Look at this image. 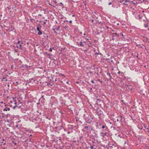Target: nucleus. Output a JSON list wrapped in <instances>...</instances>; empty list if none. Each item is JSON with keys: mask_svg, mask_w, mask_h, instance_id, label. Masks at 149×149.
<instances>
[{"mask_svg": "<svg viewBox=\"0 0 149 149\" xmlns=\"http://www.w3.org/2000/svg\"><path fill=\"white\" fill-rule=\"evenodd\" d=\"M98 126L99 127L100 129H102V130H104V129H105V130L107 129V127L104 125H101L100 124Z\"/></svg>", "mask_w": 149, "mask_h": 149, "instance_id": "1", "label": "nucleus"}, {"mask_svg": "<svg viewBox=\"0 0 149 149\" xmlns=\"http://www.w3.org/2000/svg\"><path fill=\"white\" fill-rule=\"evenodd\" d=\"M96 113L99 116L102 114V111L100 109L98 108L97 109Z\"/></svg>", "mask_w": 149, "mask_h": 149, "instance_id": "2", "label": "nucleus"}, {"mask_svg": "<svg viewBox=\"0 0 149 149\" xmlns=\"http://www.w3.org/2000/svg\"><path fill=\"white\" fill-rule=\"evenodd\" d=\"M100 134H102L101 136L103 137H104L105 136H109V134L107 132H101Z\"/></svg>", "mask_w": 149, "mask_h": 149, "instance_id": "3", "label": "nucleus"}, {"mask_svg": "<svg viewBox=\"0 0 149 149\" xmlns=\"http://www.w3.org/2000/svg\"><path fill=\"white\" fill-rule=\"evenodd\" d=\"M17 44H19V48L22 49V44H23V42H21L19 41H18Z\"/></svg>", "mask_w": 149, "mask_h": 149, "instance_id": "4", "label": "nucleus"}, {"mask_svg": "<svg viewBox=\"0 0 149 149\" xmlns=\"http://www.w3.org/2000/svg\"><path fill=\"white\" fill-rule=\"evenodd\" d=\"M22 67L24 68L27 69L29 68L30 67V66H28V65H22Z\"/></svg>", "mask_w": 149, "mask_h": 149, "instance_id": "5", "label": "nucleus"}, {"mask_svg": "<svg viewBox=\"0 0 149 149\" xmlns=\"http://www.w3.org/2000/svg\"><path fill=\"white\" fill-rule=\"evenodd\" d=\"M100 102L101 100L98 99L97 100L96 104H97V105H100Z\"/></svg>", "mask_w": 149, "mask_h": 149, "instance_id": "6", "label": "nucleus"}, {"mask_svg": "<svg viewBox=\"0 0 149 149\" xmlns=\"http://www.w3.org/2000/svg\"><path fill=\"white\" fill-rule=\"evenodd\" d=\"M10 109L8 107H6L4 109H3V111H10Z\"/></svg>", "mask_w": 149, "mask_h": 149, "instance_id": "7", "label": "nucleus"}, {"mask_svg": "<svg viewBox=\"0 0 149 149\" xmlns=\"http://www.w3.org/2000/svg\"><path fill=\"white\" fill-rule=\"evenodd\" d=\"M119 119H117L116 120L117 122H118L119 121V120H120V121L122 120V117L120 116L119 117Z\"/></svg>", "mask_w": 149, "mask_h": 149, "instance_id": "8", "label": "nucleus"}, {"mask_svg": "<svg viewBox=\"0 0 149 149\" xmlns=\"http://www.w3.org/2000/svg\"><path fill=\"white\" fill-rule=\"evenodd\" d=\"M130 1V0H123L120 1V2H125V3L129 2Z\"/></svg>", "mask_w": 149, "mask_h": 149, "instance_id": "9", "label": "nucleus"}, {"mask_svg": "<svg viewBox=\"0 0 149 149\" xmlns=\"http://www.w3.org/2000/svg\"><path fill=\"white\" fill-rule=\"evenodd\" d=\"M107 74L108 75V76H109V80H111V78H112V77L111 76V74L110 73H107Z\"/></svg>", "mask_w": 149, "mask_h": 149, "instance_id": "10", "label": "nucleus"}, {"mask_svg": "<svg viewBox=\"0 0 149 149\" xmlns=\"http://www.w3.org/2000/svg\"><path fill=\"white\" fill-rule=\"evenodd\" d=\"M41 99H42V101H43V102H44V101L45 100V99L44 97L43 96V95L41 96V97L40 98V99L39 100V101L40 100H41Z\"/></svg>", "mask_w": 149, "mask_h": 149, "instance_id": "11", "label": "nucleus"}, {"mask_svg": "<svg viewBox=\"0 0 149 149\" xmlns=\"http://www.w3.org/2000/svg\"><path fill=\"white\" fill-rule=\"evenodd\" d=\"M112 35H117V37H120V35L119 34H117L116 33H112Z\"/></svg>", "mask_w": 149, "mask_h": 149, "instance_id": "12", "label": "nucleus"}, {"mask_svg": "<svg viewBox=\"0 0 149 149\" xmlns=\"http://www.w3.org/2000/svg\"><path fill=\"white\" fill-rule=\"evenodd\" d=\"M142 17V16L140 15H138L137 18H138L139 19H140Z\"/></svg>", "mask_w": 149, "mask_h": 149, "instance_id": "13", "label": "nucleus"}, {"mask_svg": "<svg viewBox=\"0 0 149 149\" xmlns=\"http://www.w3.org/2000/svg\"><path fill=\"white\" fill-rule=\"evenodd\" d=\"M80 44L79 45L80 46L83 47L84 46V44L82 43L81 42H80Z\"/></svg>", "mask_w": 149, "mask_h": 149, "instance_id": "14", "label": "nucleus"}, {"mask_svg": "<svg viewBox=\"0 0 149 149\" xmlns=\"http://www.w3.org/2000/svg\"><path fill=\"white\" fill-rule=\"evenodd\" d=\"M116 39V36L112 35V40H114Z\"/></svg>", "mask_w": 149, "mask_h": 149, "instance_id": "15", "label": "nucleus"}, {"mask_svg": "<svg viewBox=\"0 0 149 149\" xmlns=\"http://www.w3.org/2000/svg\"><path fill=\"white\" fill-rule=\"evenodd\" d=\"M102 132H107V129L105 130V129L104 130H102Z\"/></svg>", "mask_w": 149, "mask_h": 149, "instance_id": "16", "label": "nucleus"}, {"mask_svg": "<svg viewBox=\"0 0 149 149\" xmlns=\"http://www.w3.org/2000/svg\"><path fill=\"white\" fill-rule=\"evenodd\" d=\"M38 31V35H40L42 34V32L41 31H40V30Z\"/></svg>", "mask_w": 149, "mask_h": 149, "instance_id": "17", "label": "nucleus"}, {"mask_svg": "<svg viewBox=\"0 0 149 149\" xmlns=\"http://www.w3.org/2000/svg\"><path fill=\"white\" fill-rule=\"evenodd\" d=\"M6 79V77H3L2 78V80L6 81H7V80Z\"/></svg>", "mask_w": 149, "mask_h": 149, "instance_id": "18", "label": "nucleus"}, {"mask_svg": "<svg viewBox=\"0 0 149 149\" xmlns=\"http://www.w3.org/2000/svg\"><path fill=\"white\" fill-rule=\"evenodd\" d=\"M60 28V26H58L57 27H56V29L57 31H58L59 30V29Z\"/></svg>", "mask_w": 149, "mask_h": 149, "instance_id": "19", "label": "nucleus"}, {"mask_svg": "<svg viewBox=\"0 0 149 149\" xmlns=\"http://www.w3.org/2000/svg\"><path fill=\"white\" fill-rule=\"evenodd\" d=\"M47 21H48V22H49V21L48 20H47V19H45V21H44V22H43V24H46V22H47Z\"/></svg>", "mask_w": 149, "mask_h": 149, "instance_id": "20", "label": "nucleus"}, {"mask_svg": "<svg viewBox=\"0 0 149 149\" xmlns=\"http://www.w3.org/2000/svg\"><path fill=\"white\" fill-rule=\"evenodd\" d=\"M94 146H95V145H93L92 146H91L90 148L91 149H95V148H94Z\"/></svg>", "mask_w": 149, "mask_h": 149, "instance_id": "21", "label": "nucleus"}, {"mask_svg": "<svg viewBox=\"0 0 149 149\" xmlns=\"http://www.w3.org/2000/svg\"><path fill=\"white\" fill-rule=\"evenodd\" d=\"M144 26L145 27V28L147 27L148 26V24H144Z\"/></svg>", "mask_w": 149, "mask_h": 149, "instance_id": "22", "label": "nucleus"}, {"mask_svg": "<svg viewBox=\"0 0 149 149\" xmlns=\"http://www.w3.org/2000/svg\"><path fill=\"white\" fill-rule=\"evenodd\" d=\"M88 128H89V127L88 126H86L84 127V129H86L87 130H88Z\"/></svg>", "mask_w": 149, "mask_h": 149, "instance_id": "23", "label": "nucleus"}, {"mask_svg": "<svg viewBox=\"0 0 149 149\" xmlns=\"http://www.w3.org/2000/svg\"><path fill=\"white\" fill-rule=\"evenodd\" d=\"M120 35V37L122 36V37L124 36L123 34L122 33H120V34H119Z\"/></svg>", "mask_w": 149, "mask_h": 149, "instance_id": "24", "label": "nucleus"}, {"mask_svg": "<svg viewBox=\"0 0 149 149\" xmlns=\"http://www.w3.org/2000/svg\"><path fill=\"white\" fill-rule=\"evenodd\" d=\"M47 55L48 56H49V58H50V57L52 56V54H47Z\"/></svg>", "mask_w": 149, "mask_h": 149, "instance_id": "25", "label": "nucleus"}, {"mask_svg": "<svg viewBox=\"0 0 149 149\" xmlns=\"http://www.w3.org/2000/svg\"><path fill=\"white\" fill-rule=\"evenodd\" d=\"M36 29L37 31H40V28L39 27H37Z\"/></svg>", "mask_w": 149, "mask_h": 149, "instance_id": "26", "label": "nucleus"}, {"mask_svg": "<svg viewBox=\"0 0 149 149\" xmlns=\"http://www.w3.org/2000/svg\"><path fill=\"white\" fill-rule=\"evenodd\" d=\"M49 52H51L52 51V49L51 48H50L49 49Z\"/></svg>", "mask_w": 149, "mask_h": 149, "instance_id": "27", "label": "nucleus"}, {"mask_svg": "<svg viewBox=\"0 0 149 149\" xmlns=\"http://www.w3.org/2000/svg\"><path fill=\"white\" fill-rule=\"evenodd\" d=\"M17 107V106L15 105V106H14V107H13V109H15V107Z\"/></svg>", "mask_w": 149, "mask_h": 149, "instance_id": "28", "label": "nucleus"}, {"mask_svg": "<svg viewBox=\"0 0 149 149\" xmlns=\"http://www.w3.org/2000/svg\"><path fill=\"white\" fill-rule=\"evenodd\" d=\"M135 13V11H134V12H133V11H132V13L133 14V15H134V14Z\"/></svg>", "mask_w": 149, "mask_h": 149, "instance_id": "29", "label": "nucleus"}, {"mask_svg": "<svg viewBox=\"0 0 149 149\" xmlns=\"http://www.w3.org/2000/svg\"><path fill=\"white\" fill-rule=\"evenodd\" d=\"M111 4H112L111 3V2H109V3H108V5L109 6V5H111Z\"/></svg>", "mask_w": 149, "mask_h": 149, "instance_id": "30", "label": "nucleus"}, {"mask_svg": "<svg viewBox=\"0 0 149 149\" xmlns=\"http://www.w3.org/2000/svg\"><path fill=\"white\" fill-rule=\"evenodd\" d=\"M69 22L70 23H72V20H70L69 21Z\"/></svg>", "mask_w": 149, "mask_h": 149, "instance_id": "31", "label": "nucleus"}, {"mask_svg": "<svg viewBox=\"0 0 149 149\" xmlns=\"http://www.w3.org/2000/svg\"><path fill=\"white\" fill-rule=\"evenodd\" d=\"M91 82L93 84V83H94V81H93V80H92V81H91Z\"/></svg>", "mask_w": 149, "mask_h": 149, "instance_id": "32", "label": "nucleus"}, {"mask_svg": "<svg viewBox=\"0 0 149 149\" xmlns=\"http://www.w3.org/2000/svg\"><path fill=\"white\" fill-rule=\"evenodd\" d=\"M38 16H42V15H41V14H39V15H38Z\"/></svg>", "mask_w": 149, "mask_h": 149, "instance_id": "33", "label": "nucleus"}, {"mask_svg": "<svg viewBox=\"0 0 149 149\" xmlns=\"http://www.w3.org/2000/svg\"><path fill=\"white\" fill-rule=\"evenodd\" d=\"M123 3L124 4H125V5H128V4H127L126 3Z\"/></svg>", "mask_w": 149, "mask_h": 149, "instance_id": "34", "label": "nucleus"}, {"mask_svg": "<svg viewBox=\"0 0 149 149\" xmlns=\"http://www.w3.org/2000/svg\"><path fill=\"white\" fill-rule=\"evenodd\" d=\"M97 81H100V79H97Z\"/></svg>", "mask_w": 149, "mask_h": 149, "instance_id": "35", "label": "nucleus"}, {"mask_svg": "<svg viewBox=\"0 0 149 149\" xmlns=\"http://www.w3.org/2000/svg\"><path fill=\"white\" fill-rule=\"evenodd\" d=\"M120 72V71H119V72H118V74H119Z\"/></svg>", "mask_w": 149, "mask_h": 149, "instance_id": "36", "label": "nucleus"}, {"mask_svg": "<svg viewBox=\"0 0 149 149\" xmlns=\"http://www.w3.org/2000/svg\"><path fill=\"white\" fill-rule=\"evenodd\" d=\"M66 83L68 84H69V81H67L66 82Z\"/></svg>", "mask_w": 149, "mask_h": 149, "instance_id": "37", "label": "nucleus"}, {"mask_svg": "<svg viewBox=\"0 0 149 149\" xmlns=\"http://www.w3.org/2000/svg\"><path fill=\"white\" fill-rule=\"evenodd\" d=\"M37 105H39V104H40V103H39V102H38V103H37Z\"/></svg>", "mask_w": 149, "mask_h": 149, "instance_id": "38", "label": "nucleus"}, {"mask_svg": "<svg viewBox=\"0 0 149 149\" xmlns=\"http://www.w3.org/2000/svg\"><path fill=\"white\" fill-rule=\"evenodd\" d=\"M52 30L54 31H55V29L54 28L52 29Z\"/></svg>", "mask_w": 149, "mask_h": 149, "instance_id": "39", "label": "nucleus"}, {"mask_svg": "<svg viewBox=\"0 0 149 149\" xmlns=\"http://www.w3.org/2000/svg\"><path fill=\"white\" fill-rule=\"evenodd\" d=\"M146 146V148H147V149H149V148H148V146Z\"/></svg>", "mask_w": 149, "mask_h": 149, "instance_id": "40", "label": "nucleus"}, {"mask_svg": "<svg viewBox=\"0 0 149 149\" xmlns=\"http://www.w3.org/2000/svg\"><path fill=\"white\" fill-rule=\"evenodd\" d=\"M54 32L56 33H57V32L56 31H54Z\"/></svg>", "mask_w": 149, "mask_h": 149, "instance_id": "41", "label": "nucleus"}, {"mask_svg": "<svg viewBox=\"0 0 149 149\" xmlns=\"http://www.w3.org/2000/svg\"><path fill=\"white\" fill-rule=\"evenodd\" d=\"M64 28H65V29H66L67 28V26H65V27H64Z\"/></svg>", "mask_w": 149, "mask_h": 149, "instance_id": "42", "label": "nucleus"}, {"mask_svg": "<svg viewBox=\"0 0 149 149\" xmlns=\"http://www.w3.org/2000/svg\"><path fill=\"white\" fill-rule=\"evenodd\" d=\"M68 22V20H66L65 21H64V22Z\"/></svg>", "mask_w": 149, "mask_h": 149, "instance_id": "43", "label": "nucleus"}, {"mask_svg": "<svg viewBox=\"0 0 149 149\" xmlns=\"http://www.w3.org/2000/svg\"><path fill=\"white\" fill-rule=\"evenodd\" d=\"M70 133V132H68V134H69Z\"/></svg>", "mask_w": 149, "mask_h": 149, "instance_id": "44", "label": "nucleus"}, {"mask_svg": "<svg viewBox=\"0 0 149 149\" xmlns=\"http://www.w3.org/2000/svg\"><path fill=\"white\" fill-rule=\"evenodd\" d=\"M94 70H95V69L97 70L98 69V68H94Z\"/></svg>", "mask_w": 149, "mask_h": 149, "instance_id": "45", "label": "nucleus"}, {"mask_svg": "<svg viewBox=\"0 0 149 149\" xmlns=\"http://www.w3.org/2000/svg\"><path fill=\"white\" fill-rule=\"evenodd\" d=\"M3 102H0V103L3 104Z\"/></svg>", "mask_w": 149, "mask_h": 149, "instance_id": "46", "label": "nucleus"}, {"mask_svg": "<svg viewBox=\"0 0 149 149\" xmlns=\"http://www.w3.org/2000/svg\"><path fill=\"white\" fill-rule=\"evenodd\" d=\"M92 143H95V142H94V141H92Z\"/></svg>", "mask_w": 149, "mask_h": 149, "instance_id": "47", "label": "nucleus"}, {"mask_svg": "<svg viewBox=\"0 0 149 149\" xmlns=\"http://www.w3.org/2000/svg\"><path fill=\"white\" fill-rule=\"evenodd\" d=\"M11 28L12 29V28H13V29H14V27H12V26H11Z\"/></svg>", "mask_w": 149, "mask_h": 149, "instance_id": "48", "label": "nucleus"}, {"mask_svg": "<svg viewBox=\"0 0 149 149\" xmlns=\"http://www.w3.org/2000/svg\"><path fill=\"white\" fill-rule=\"evenodd\" d=\"M100 82L101 83H102V81H100Z\"/></svg>", "mask_w": 149, "mask_h": 149, "instance_id": "49", "label": "nucleus"}, {"mask_svg": "<svg viewBox=\"0 0 149 149\" xmlns=\"http://www.w3.org/2000/svg\"><path fill=\"white\" fill-rule=\"evenodd\" d=\"M72 17H74V15H72Z\"/></svg>", "mask_w": 149, "mask_h": 149, "instance_id": "50", "label": "nucleus"}, {"mask_svg": "<svg viewBox=\"0 0 149 149\" xmlns=\"http://www.w3.org/2000/svg\"><path fill=\"white\" fill-rule=\"evenodd\" d=\"M92 72H91V71H90V72H89V73H91Z\"/></svg>", "mask_w": 149, "mask_h": 149, "instance_id": "51", "label": "nucleus"}, {"mask_svg": "<svg viewBox=\"0 0 149 149\" xmlns=\"http://www.w3.org/2000/svg\"><path fill=\"white\" fill-rule=\"evenodd\" d=\"M83 35H84L85 36L86 35V34L85 33H84Z\"/></svg>", "mask_w": 149, "mask_h": 149, "instance_id": "52", "label": "nucleus"}, {"mask_svg": "<svg viewBox=\"0 0 149 149\" xmlns=\"http://www.w3.org/2000/svg\"><path fill=\"white\" fill-rule=\"evenodd\" d=\"M60 18L62 19H63V17H61V18Z\"/></svg>", "mask_w": 149, "mask_h": 149, "instance_id": "53", "label": "nucleus"}, {"mask_svg": "<svg viewBox=\"0 0 149 149\" xmlns=\"http://www.w3.org/2000/svg\"><path fill=\"white\" fill-rule=\"evenodd\" d=\"M107 29H108L109 28V27L108 26V27H107Z\"/></svg>", "mask_w": 149, "mask_h": 149, "instance_id": "54", "label": "nucleus"}, {"mask_svg": "<svg viewBox=\"0 0 149 149\" xmlns=\"http://www.w3.org/2000/svg\"><path fill=\"white\" fill-rule=\"evenodd\" d=\"M42 18H43V19H44V18H45V17H42Z\"/></svg>", "mask_w": 149, "mask_h": 149, "instance_id": "55", "label": "nucleus"}, {"mask_svg": "<svg viewBox=\"0 0 149 149\" xmlns=\"http://www.w3.org/2000/svg\"><path fill=\"white\" fill-rule=\"evenodd\" d=\"M76 83H78V82H76Z\"/></svg>", "mask_w": 149, "mask_h": 149, "instance_id": "56", "label": "nucleus"}, {"mask_svg": "<svg viewBox=\"0 0 149 149\" xmlns=\"http://www.w3.org/2000/svg\"><path fill=\"white\" fill-rule=\"evenodd\" d=\"M31 82V81H29V83H30V82Z\"/></svg>", "mask_w": 149, "mask_h": 149, "instance_id": "57", "label": "nucleus"}, {"mask_svg": "<svg viewBox=\"0 0 149 149\" xmlns=\"http://www.w3.org/2000/svg\"><path fill=\"white\" fill-rule=\"evenodd\" d=\"M87 39V40H88V39H88V38H87V39Z\"/></svg>", "mask_w": 149, "mask_h": 149, "instance_id": "58", "label": "nucleus"}, {"mask_svg": "<svg viewBox=\"0 0 149 149\" xmlns=\"http://www.w3.org/2000/svg\"><path fill=\"white\" fill-rule=\"evenodd\" d=\"M32 136V135H31V134H30V136Z\"/></svg>", "mask_w": 149, "mask_h": 149, "instance_id": "59", "label": "nucleus"}, {"mask_svg": "<svg viewBox=\"0 0 149 149\" xmlns=\"http://www.w3.org/2000/svg\"><path fill=\"white\" fill-rule=\"evenodd\" d=\"M147 129H148V130H149V128H147Z\"/></svg>", "mask_w": 149, "mask_h": 149, "instance_id": "60", "label": "nucleus"}, {"mask_svg": "<svg viewBox=\"0 0 149 149\" xmlns=\"http://www.w3.org/2000/svg\"><path fill=\"white\" fill-rule=\"evenodd\" d=\"M15 104H16V103L15 102Z\"/></svg>", "mask_w": 149, "mask_h": 149, "instance_id": "61", "label": "nucleus"}, {"mask_svg": "<svg viewBox=\"0 0 149 149\" xmlns=\"http://www.w3.org/2000/svg\"><path fill=\"white\" fill-rule=\"evenodd\" d=\"M122 102H123V100H122Z\"/></svg>", "mask_w": 149, "mask_h": 149, "instance_id": "62", "label": "nucleus"}, {"mask_svg": "<svg viewBox=\"0 0 149 149\" xmlns=\"http://www.w3.org/2000/svg\"><path fill=\"white\" fill-rule=\"evenodd\" d=\"M122 102H123V100H122Z\"/></svg>", "mask_w": 149, "mask_h": 149, "instance_id": "63", "label": "nucleus"}, {"mask_svg": "<svg viewBox=\"0 0 149 149\" xmlns=\"http://www.w3.org/2000/svg\"><path fill=\"white\" fill-rule=\"evenodd\" d=\"M148 30H149V28L148 29Z\"/></svg>", "mask_w": 149, "mask_h": 149, "instance_id": "64", "label": "nucleus"}]
</instances>
